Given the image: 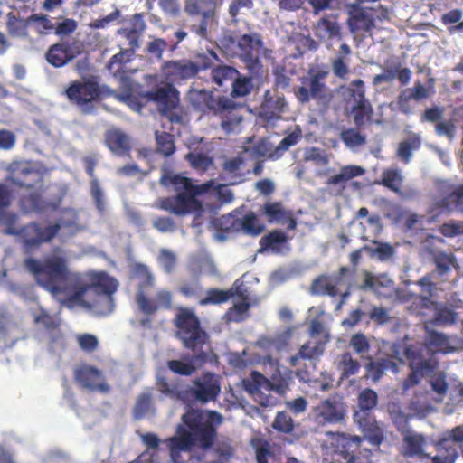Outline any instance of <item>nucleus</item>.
<instances>
[{"instance_id":"f257e3e1","label":"nucleus","mask_w":463,"mask_h":463,"mask_svg":"<svg viewBox=\"0 0 463 463\" xmlns=\"http://www.w3.org/2000/svg\"><path fill=\"white\" fill-rule=\"evenodd\" d=\"M24 267L38 285L61 303L85 305L102 314L113 310V295L118 288V281L107 271H71L62 254H51L43 261L29 257L24 260Z\"/></svg>"},{"instance_id":"f03ea898","label":"nucleus","mask_w":463,"mask_h":463,"mask_svg":"<svg viewBox=\"0 0 463 463\" xmlns=\"http://www.w3.org/2000/svg\"><path fill=\"white\" fill-rule=\"evenodd\" d=\"M182 421L185 427L178 425L176 435L165 442L173 463H194L192 447L210 449L217 439V429L222 422V416L215 411L192 408L182 416Z\"/></svg>"},{"instance_id":"7ed1b4c3","label":"nucleus","mask_w":463,"mask_h":463,"mask_svg":"<svg viewBox=\"0 0 463 463\" xmlns=\"http://www.w3.org/2000/svg\"><path fill=\"white\" fill-rule=\"evenodd\" d=\"M187 99L194 109L219 118L221 128L226 133L234 131L242 121V107L228 97H216L210 90L191 89Z\"/></svg>"},{"instance_id":"20e7f679","label":"nucleus","mask_w":463,"mask_h":463,"mask_svg":"<svg viewBox=\"0 0 463 463\" xmlns=\"http://www.w3.org/2000/svg\"><path fill=\"white\" fill-rule=\"evenodd\" d=\"M159 183L165 187H174L178 194L175 196L160 198L156 207L175 215H185L201 207L195 196L200 193L199 186L193 184L190 178L173 174L163 167Z\"/></svg>"},{"instance_id":"39448f33","label":"nucleus","mask_w":463,"mask_h":463,"mask_svg":"<svg viewBox=\"0 0 463 463\" xmlns=\"http://www.w3.org/2000/svg\"><path fill=\"white\" fill-rule=\"evenodd\" d=\"M392 352L399 361H402V354L409 361L411 372L402 383L403 391L419 384L422 377L432 373L438 367V363L433 357H423V347L421 345H409L403 346L401 344H394L392 346Z\"/></svg>"},{"instance_id":"423d86ee","label":"nucleus","mask_w":463,"mask_h":463,"mask_svg":"<svg viewBox=\"0 0 463 463\" xmlns=\"http://www.w3.org/2000/svg\"><path fill=\"white\" fill-rule=\"evenodd\" d=\"M176 337L185 349L196 352L209 342V335L201 326L199 317L187 307H179L174 319Z\"/></svg>"},{"instance_id":"0eeeda50","label":"nucleus","mask_w":463,"mask_h":463,"mask_svg":"<svg viewBox=\"0 0 463 463\" xmlns=\"http://www.w3.org/2000/svg\"><path fill=\"white\" fill-rule=\"evenodd\" d=\"M60 222L43 224L39 222H31L19 228V232L10 231L12 236L20 243L24 254L31 255L43 244L51 242L57 237L62 228Z\"/></svg>"},{"instance_id":"6e6552de","label":"nucleus","mask_w":463,"mask_h":463,"mask_svg":"<svg viewBox=\"0 0 463 463\" xmlns=\"http://www.w3.org/2000/svg\"><path fill=\"white\" fill-rule=\"evenodd\" d=\"M101 93V87L94 77L72 80L64 90L68 101L83 114L94 111L95 103L100 99Z\"/></svg>"},{"instance_id":"1a4fd4ad","label":"nucleus","mask_w":463,"mask_h":463,"mask_svg":"<svg viewBox=\"0 0 463 463\" xmlns=\"http://www.w3.org/2000/svg\"><path fill=\"white\" fill-rule=\"evenodd\" d=\"M327 74L328 72L325 71L310 73L309 79L307 80V87H296L294 89V94L298 102L307 104L311 99H314L318 105H327L333 97L330 90L324 82Z\"/></svg>"},{"instance_id":"9d476101","label":"nucleus","mask_w":463,"mask_h":463,"mask_svg":"<svg viewBox=\"0 0 463 463\" xmlns=\"http://www.w3.org/2000/svg\"><path fill=\"white\" fill-rule=\"evenodd\" d=\"M238 47L241 51V60L245 64L249 74L262 77L263 65L260 55L264 46L261 38L258 34H243L239 38Z\"/></svg>"},{"instance_id":"9b49d317","label":"nucleus","mask_w":463,"mask_h":463,"mask_svg":"<svg viewBox=\"0 0 463 463\" xmlns=\"http://www.w3.org/2000/svg\"><path fill=\"white\" fill-rule=\"evenodd\" d=\"M6 170L5 181L14 187L33 190L42 184L40 172L28 162H12Z\"/></svg>"},{"instance_id":"f8f14e48","label":"nucleus","mask_w":463,"mask_h":463,"mask_svg":"<svg viewBox=\"0 0 463 463\" xmlns=\"http://www.w3.org/2000/svg\"><path fill=\"white\" fill-rule=\"evenodd\" d=\"M84 51V43L80 40L61 41L49 47L45 59L52 66L61 68L81 55Z\"/></svg>"},{"instance_id":"ddd939ff","label":"nucleus","mask_w":463,"mask_h":463,"mask_svg":"<svg viewBox=\"0 0 463 463\" xmlns=\"http://www.w3.org/2000/svg\"><path fill=\"white\" fill-rule=\"evenodd\" d=\"M298 138V134L290 133L285 137L276 147H273L272 144L268 140L261 139L251 147H244V156H247L249 159L268 157L271 160H277L280 158L290 146L296 145Z\"/></svg>"},{"instance_id":"4468645a","label":"nucleus","mask_w":463,"mask_h":463,"mask_svg":"<svg viewBox=\"0 0 463 463\" xmlns=\"http://www.w3.org/2000/svg\"><path fill=\"white\" fill-rule=\"evenodd\" d=\"M193 355L184 357V360H170L167 362L168 369L175 374L191 376L205 364L217 363L218 357L209 347L207 350L199 349L193 352Z\"/></svg>"},{"instance_id":"2eb2a0df","label":"nucleus","mask_w":463,"mask_h":463,"mask_svg":"<svg viewBox=\"0 0 463 463\" xmlns=\"http://www.w3.org/2000/svg\"><path fill=\"white\" fill-rule=\"evenodd\" d=\"M190 392L194 400L201 403L215 401L221 392L220 378L214 373L204 372L193 381Z\"/></svg>"},{"instance_id":"dca6fc26","label":"nucleus","mask_w":463,"mask_h":463,"mask_svg":"<svg viewBox=\"0 0 463 463\" xmlns=\"http://www.w3.org/2000/svg\"><path fill=\"white\" fill-rule=\"evenodd\" d=\"M345 415L344 404L333 399L323 400L313 408V420L319 426L341 423Z\"/></svg>"},{"instance_id":"f3484780","label":"nucleus","mask_w":463,"mask_h":463,"mask_svg":"<svg viewBox=\"0 0 463 463\" xmlns=\"http://www.w3.org/2000/svg\"><path fill=\"white\" fill-rule=\"evenodd\" d=\"M75 381L83 388L107 393L110 391L105 377L98 368L83 364L74 370Z\"/></svg>"},{"instance_id":"a211bd4d","label":"nucleus","mask_w":463,"mask_h":463,"mask_svg":"<svg viewBox=\"0 0 463 463\" xmlns=\"http://www.w3.org/2000/svg\"><path fill=\"white\" fill-rule=\"evenodd\" d=\"M163 76L171 84H181L196 75V68L190 60L165 61L161 67Z\"/></svg>"},{"instance_id":"6ab92c4d","label":"nucleus","mask_w":463,"mask_h":463,"mask_svg":"<svg viewBox=\"0 0 463 463\" xmlns=\"http://www.w3.org/2000/svg\"><path fill=\"white\" fill-rule=\"evenodd\" d=\"M354 421L361 429L364 439L373 445L379 447L383 441L387 439V427L386 425L377 420L374 415L364 416V412L358 415V419Z\"/></svg>"},{"instance_id":"aec40b11","label":"nucleus","mask_w":463,"mask_h":463,"mask_svg":"<svg viewBox=\"0 0 463 463\" xmlns=\"http://www.w3.org/2000/svg\"><path fill=\"white\" fill-rule=\"evenodd\" d=\"M375 12L372 7H364L359 4L350 6L347 24L354 33L358 32H370L375 26Z\"/></svg>"},{"instance_id":"412c9836","label":"nucleus","mask_w":463,"mask_h":463,"mask_svg":"<svg viewBox=\"0 0 463 463\" xmlns=\"http://www.w3.org/2000/svg\"><path fill=\"white\" fill-rule=\"evenodd\" d=\"M349 272V269L343 266L337 275H320L316 278L310 287L313 295L335 297L338 295L337 287L343 283V277Z\"/></svg>"},{"instance_id":"4be33fe9","label":"nucleus","mask_w":463,"mask_h":463,"mask_svg":"<svg viewBox=\"0 0 463 463\" xmlns=\"http://www.w3.org/2000/svg\"><path fill=\"white\" fill-rule=\"evenodd\" d=\"M331 445L335 452L347 458L355 454H361L360 449L364 439L357 435H351L344 432H329Z\"/></svg>"},{"instance_id":"5701e85b","label":"nucleus","mask_w":463,"mask_h":463,"mask_svg":"<svg viewBox=\"0 0 463 463\" xmlns=\"http://www.w3.org/2000/svg\"><path fill=\"white\" fill-rule=\"evenodd\" d=\"M263 214L270 223L287 224L288 231L297 227V221L290 210H286L280 202L267 203L263 205Z\"/></svg>"},{"instance_id":"b1692460","label":"nucleus","mask_w":463,"mask_h":463,"mask_svg":"<svg viewBox=\"0 0 463 463\" xmlns=\"http://www.w3.org/2000/svg\"><path fill=\"white\" fill-rule=\"evenodd\" d=\"M143 96L147 100L161 105L164 112L172 110L179 102V92L171 83L156 88L154 90L146 91Z\"/></svg>"},{"instance_id":"393cba45","label":"nucleus","mask_w":463,"mask_h":463,"mask_svg":"<svg viewBox=\"0 0 463 463\" xmlns=\"http://www.w3.org/2000/svg\"><path fill=\"white\" fill-rule=\"evenodd\" d=\"M365 170L359 165H345L339 172L327 178L326 184L335 191L336 195H342L346 189L347 183L354 177L361 176Z\"/></svg>"},{"instance_id":"a878e982","label":"nucleus","mask_w":463,"mask_h":463,"mask_svg":"<svg viewBox=\"0 0 463 463\" xmlns=\"http://www.w3.org/2000/svg\"><path fill=\"white\" fill-rule=\"evenodd\" d=\"M105 144L114 155L118 156H128L131 150L128 136L118 128L106 131Z\"/></svg>"},{"instance_id":"bb28decb","label":"nucleus","mask_w":463,"mask_h":463,"mask_svg":"<svg viewBox=\"0 0 463 463\" xmlns=\"http://www.w3.org/2000/svg\"><path fill=\"white\" fill-rule=\"evenodd\" d=\"M369 362L365 364V377L373 383H377L384 375L385 372L392 370L393 373L398 372L397 364L391 358H380L373 360L368 357Z\"/></svg>"},{"instance_id":"cd10ccee","label":"nucleus","mask_w":463,"mask_h":463,"mask_svg":"<svg viewBox=\"0 0 463 463\" xmlns=\"http://www.w3.org/2000/svg\"><path fill=\"white\" fill-rule=\"evenodd\" d=\"M29 16L23 18L14 12L6 14L5 27L9 36L13 38L27 39L29 37Z\"/></svg>"},{"instance_id":"c85d7f7f","label":"nucleus","mask_w":463,"mask_h":463,"mask_svg":"<svg viewBox=\"0 0 463 463\" xmlns=\"http://www.w3.org/2000/svg\"><path fill=\"white\" fill-rule=\"evenodd\" d=\"M352 53L351 47L344 43L339 47V52L335 57L331 59V68L334 75L341 80H345L350 72L349 63L350 55Z\"/></svg>"},{"instance_id":"c756f323","label":"nucleus","mask_w":463,"mask_h":463,"mask_svg":"<svg viewBox=\"0 0 463 463\" xmlns=\"http://www.w3.org/2000/svg\"><path fill=\"white\" fill-rule=\"evenodd\" d=\"M249 158L247 156H244L243 150L237 156L225 160L222 165V175L224 178L230 180V184H236L243 181L241 166Z\"/></svg>"},{"instance_id":"7c9ffc66","label":"nucleus","mask_w":463,"mask_h":463,"mask_svg":"<svg viewBox=\"0 0 463 463\" xmlns=\"http://www.w3.org/2000/svg\"><path fill=\"white\" fill-rule=\"evenodd\" d=\"M135 23L134 27L130 29H124L122 31L123 35L128 40V47L123 51L130 52L129 54L134 56L135 51L139 47L140 33L146 28V24L140 14L134 15Z\"/></svg>"},{"instance_id":"2f4dec72","label":"nucleus","mask_w":463,"mask_h":463,"mask_svg":"<svg viewBox=\"0 0 463 463\" xmlns=\"http://www.w3.org/2000/svg\"><path fill=\"white\" fill-rule=\"evenodd\" d=\"M216 4L213 0H186L184 11L189 15H201L204 18H213Z\"/></svg>"},{"instance_id":"473e14b6","label":"nucleus","mask_w":463,"mask_h":463,"mask_svg":"<svg viewBox=\"0 0 463 463\" xmlns=\"http://www.w3.org/2000/svg\"><path fill=\"white\" fill-rule=\"evenodd\" d=\"M426 332L427 336L425 338L424 345L421 344H418L423 347V352L426 349L431 350L433 353L442 352L447 353L449 349V341L447 335L442 333H439L434 330L429 329L427 326Z\"/></svg>"},{"instance_id":"72a5a7b5","label":"nucleus","mask_w":463,"mask_h":463,"mask_svg":"<svg viewBox=\"0 0 463 463\" xmlns=\"http://www.w3.org/2000/svg\"><path fill=\"white\" fill-rule=\"evenodd\" d=\"M124 51L113 55L108 62V71L115 77L120 80L127 78V64L132 60L133 56Z\"/></svg>"},{"instance_id":"f704fd0d","label":"nucleus","mask_w":463,"mask_h":463,"mask_svg":"<svg viewBox=\"0 0 463 463\" xmlns=\"http://www.w3.org/2000/svg\"><path fill=\"white\" fill-rule=\"evenodd\" d=\"M378 403V395L375 391L370 388L363 390L358 395V407L354 414V420L358 419V415L364 412V416L373 415L372 410L376 407Z\"/></svg>"},{"instance_id":"c9c22d12","label":"nucleus","mask_w":463,"mask_h":463,"mask_svg":"<svg viewBox=\"0 0 463 463\" xmlns=\"http://www.w3.org/2000/svg\"><path fill=\"white\" fill-rule=\"evenodd\" d=\"M432 262L435 265V273L443 278L458 266L457 260L453 254L443 251H437L432 254Z\"/></svg>"},{"instance_id":"e433bc0d","label":"nucleus","mask_w":463,"mask_h":463,"mask_svg":"<svg viewBox=\"0 0 463 463\" xmlns=\"http://www.w3.org/2000/svg\"><path fill=\"white\" fill-rule=\"evenodd\" d=\"M19 198V207L24 213H41L43 209L42 196L35 189Z\"/></svg>"},{"instance_id":"4c0bfd02","label":"nucleus","mask_w":463,"mask_h":463,"mask_svg":"<svg viewBox=\"0 0 463 463\" xmlns=\"http://www.w3.org/2000/svg\"><path fill=\"white\" fill-rule=\"evenodd\" d=\"M316 31L317 36L320 38L342 39L340 24L336 21L330 20L326 17H323L317 22Z\"/></svg>"},{"instance_id":"58836bf2","label":"nucleus","mask_w":463,"mask_h":463,"mask_svg":"<svg viewBox=\"0 0 463 463\" xmlns=\"http://www.w3.org/2000/svg\"><path fill=\"white\" fill-rule=\"evenodd\" d=\"M155 139H156V152L164 156L165 157H169L175 152V143L174 135L165 132L158 131L155 132Z\"/></svg>"},{"instance_id":"ea45409f","label":"nucleus","mask_w":463,"mask_h":463,"mask_svg":"<svg viewBox=\"0 0 463 463\" xmlns=\"http://www.w3.org/2000/svg\"><path fill=\"white\" fill-rule=\"evenodd\" d=\"M255 455L257 463H281L271 445L264 439L258 440L255 445Z\"/></svg>"},{"instance_id":"a19ab883","label":"nucleus","mask_w":463,"mask_h":463,"mask_svg":"<svg viewBox=\"0 0 463 463\" xmlns=\"http://www.w3.org/2000/svg\"><path fill=\"white\" fill-rule=\"evenodd\" d=\"M238 73V71L232 66L219 65L213 68L211 78L213 83L219 87H222L227 82L232 83Z\"/></svg>"},{"instance_id":"79ce46f5","label":"nucleus","mask_w":463,"mask_h":463,"mask_svg":"<svg viewBox=\"0 0 463 463\" xmlns=\"http://www.w3.org/2000/svg\"><path fill=\"white\" fill-rule=\"evenodd\" d=\"M420 145L421 141L419 137L415 136L405 139L399 144L396 156L402 162L408 164L411 159L413 151L418 150Z\"/></svg>"},{"instance_id":"37998d69","label":"nucleus","mask_w":463,"mask_h":463,"mask_svg":"<svg viewBox=\"0 0 463 463\" xmlns=\"http://www.w3.org/2000/svg\"><path fill=\"white\" fill-rule=\"evenodd\" d=\"M323 353V348L320 346V345L315 343L312 344L310 342L304 344L298 354L291 356L289 359V364L291 366H297L298 364V361L300 359H315L320 356Z\"/></svg>"},{"instance_id":"c03bdc74","label":"nucleus","mask_w":463,"mask_h":463,"mask_svg":"<svg viewBox=\"0 0 463 463\" xmlns=\"http://www.w3.org/2000/svg\"><path fill=\"white\" fill-rule=\"evenodd\" d=\"M287 236L279 230H274L263 236L260 241L261 250H271L274 252L280 251V245L287 242Z\"/></svg>"},{"instance_id":"a18cd8bd","label":"nucleus","mask_w":463,"mask_h":463,"mask_svg":"<svg viewBox=\"0 0 463 463\" xmlns=\"http://www.w3.org/2000/svg\"><path fill=\"white\" fill-rule=\"evenodd\" d=\"M454 205L450 194H448L443 198L435 201L428 209V213L432 222L436 221L443 214H449L454 211Z\"/></svg>"},{"instance_id":"49530a36","label":"nucleus","mask_w":463,"mask_h":463,"mask_svg":"<svg viewBox=\"0 0 463 463\" xmlns=\"http://www.w3.org/2000/svg\"><path fill=\"white\" fill-rule=\"evenodd\" d=\"M230 298H232V293H229L228 289L212 288L206 290L205 297L199 299L198 303L200 306L220 305L226 303Z\"/></svg>"},{"instance_id":"de8ad7c7","label":"nucleus","mask_w":463,"mask_h":463,"mask_svg":"<svg viewBox=\"0 0 463 463\" xmlns=\"http://www.w3.org/2000/svg\"><path fill=\"white\" fill-rule=\"evenodd\" d=\"M262 77H255L250 74L248 77H235L232 81V96L236 97H245L250 93L253 89L252 80L254 79H261Z\"/></svg>"},{"instance_id":"09e8293b","label":"nucleus","mask_w":463,"mask_h":463,"mask_svg":"<svg viewBox=\"0 0 463 463\" xmlns=\"http://www.w3.org/2000/svg\"><path fill=\"white\" fill-rule=\"evenodd\" d=\"M352 114L354 125L357 128H362L367 123H371L373 116V109L370 104L354 105Z\"/></svg>"},{"instance_id":"8fccbe9b","label":"nucleus","mask_w":463,"mask_h":463,"mask_svg":"<svg viewBox=\"0 0 463 463\" xmlns=\"http://www.w3.org/2000/svg\"><path fill=\"white\" fill-rule=\"evenodd\" d=\"M217 229L227 236L230 233L238 232L241 231L240 218L233 213L222 215L216 221Z\"/></svg>"},{"instance_id":"3c124183","label":"nucleus","mask_w":463,"mask_h":463,"mask_svg":"<svg viewBox=\"0 0 463 463\" xmlns=\"http://www.w3.org/2000/svg\"><path fill=\"white\" fill-rule=\"evenodd\" d=\"M272 428L281 434H291L295 429V423L287 411H279L271 424Z\"/></svg>"},{"instance_id":"603ef678","label":"nucleus","mask_w":463,"mask_h":463,"mask_svg":"<svg viewBox=\"0 0 463 463\" xmlns=\"http://www.w3.org/2000/svg\"><path fill=\"white\" fill-rule=\"evenodd\" d=\"M152 408V394L150 392H142L137 398L133 407V418L141 420L146 417Z\"/></svg>"},{"instance_id":"864d4df0","label":"nucleus","mask_w":463,"mask_h":463,"mask_svg":"<svg viewBox=\"0 0 463 463\" xmlns=\"http://www.w3.org/2000/svg\"><path fill=\"white\" fill-rule=\"evenodd\" d=\"M157 390L165 397L173 400H183V392L178 390L176 384L170 383L165 376H157L156 380Z\"/></svg>"},{"instance_id":"5fc2aeb1","label":"nucleus","mask_w":463,"mask_h":463,"mask_svg":"<svg viewBox=\"0 0 463 463\" xmlns=\"http://www.w3.org/2000/svg\"><path fill=\"white\" fill-rule=\"evenodd\" d=\"M241 231H243L247 234L257 236L262 232L264 226L260 224L257 219V216L250 213L240 219Z\"/></svg>"},{"instance_id":"6e6d98bb","label":"nucleus","mask_w":463,"mask_h":463,"mask_svg":"<svg viewBox=\"0 0 463 463\" xmlns=\"http://www.w3.org/2000/svg\"><path fill=\"white\" fill-rule=\"evenodd\" d=\"M185 158L194 169L200 171L207 170L213 163L211 156L202 152H190Z\"/></svg>"},{"instance_id":"4d7b16f0","label":"nucleus","mask_w":463,"mask_h":463,"mask_svg":"<svg viewBox=\"0 0 463 463\" xmlns=\"http://www.w3.org/2000/svg\"><path fill=\"white\" fill-rule=\"evenodd\" d=\"M339 369L342 372V376L347 378L358 373L360 364L353 358L350 353H344L339 362Z\"/></svg>"},{"instance_id":"13d9d810","label":"nucleus","mask_w":463,"mask_h":463,"mask_svg":"<svg viewBox=\"0 0 463 463\" xmlns=\"http://www.w3.org/2000/svg\"><path fill=\"white\" fill-rule=\"evenodd\" d=\"M341 139L348 147L363 146L366 143L365 136L362 135L357 128H347L341 133Z\"/></svg>"},{"instance_id":"bf43d9fd","label":"nucleus","mask_w":463,"mask_h":463,"mask_svg":"<svg viewBox=\"0 0 463 463\" xmlns=\"http://www.w3.org/2000/svg\"><path fill=\"white\" fill-rule=\"evenodd\" d=\"M373 242L377 245L374 249L368 245L364 246V250L372 256H377L379 260H386L394 254V250L389 243L379 242L377 241H373Z\"/></svg>"},{"instance_id":"052dcab7","label":"nucleus","mask_w":463,"mask_h":463,"mask_svg":"<svg viewBox=\"0 0 463 463\" xmlns=\"http://www.w3.org/2000/svg\"><path fill=\"white\" fill-rule=\"evenodd\" d=\"M457 313L452 307L440 306L435 311L434 323L442 325H452L457 321Z\"/></svg>"},{"instance_id":"680f3d73","label":"nucleus","mask_w":463,"mask_h":463,"mask_svg":"<svg viewBox=\"0 0 463 463\" xmlns=\"http://www.w3.org/2000/svg\"><path fill=\"white\" fill-rule=\"evenodd\" d=\"M137 303L145 315H155L158 310V305L156 300L148 298L144 290L139 288L136 296Z\"/></svg>"},{"instance_id":"e2e57ef3","label":"nucleus","mask_w":463,"mask_h":463,"mask_svg":"<svg viewBox=\"0 0 463 463\" xmlns=\"http://www.w3.org/2000/svg\"><path fill=\"white\" fill-rule=\"evenodd\" d=\"M250 307V300H241L228 309L226 316L231 321L240 322L243 320V316L249 311Z\"/></svg>"},{"instance_id":"0e129e2a","label":"nucleus","mask_w":463,"mask_h":463,"mask_svg":"<svg viewBox=\"0 0 463 463\" xmlns=\"http://www.w3.org/2000/svg\"><path fill=\"white\" fill-rule=\"evenodd\" d=\"M218 55L213 50H208L207 53L198 54L196 61L194 62L196 68V75L201 71H205L212 68L213 61H218Z\"/></svg>"},{"instance_id":"69168bd1","label":"nucleus","mask_w":463,"mask_h":463,"mask_svg":"<svg viewBox=\"0 0 463 463\" xmlns=\"http://www.w3.org/2000/svg\"><path fill=\"white\" fill-rule=\"evenodd\" d=\"M402 180V176L398 170L387 169L383 173L381 183L385 187L397 192L399 190V185L401 184Z\"/></svg>"},{"instance_id":"338daca9","label":"nucleus","mask_w":463,"mask_h":463,"mask_svg":"<svg viewBox=\"0 0 463 463\" xmlns=\"http://www.w3.org/2000/svg\"><path fill=\"white\" fill-rule=\"evenodd\" d=\"M29 20L30 24H34L35 30L40 34H46L53 29V24L47 15L33 14L29 16Z\"/></svg>"},{"instance_id":"774afa93","label":"nucleus","mask_w":463,"mask_h":463,"mask_svg":"<svg viewBox=\"0 0 463 463\" xmlns=\"http://www.w3.org/2000/svg\"><path fill=\"white\" fill-rule=\"evenodd\" d=\"M228 291L232 293V298L237 297L241 300H250V293L243 277L237 279Z\"/></svg>"}]
</instances>
